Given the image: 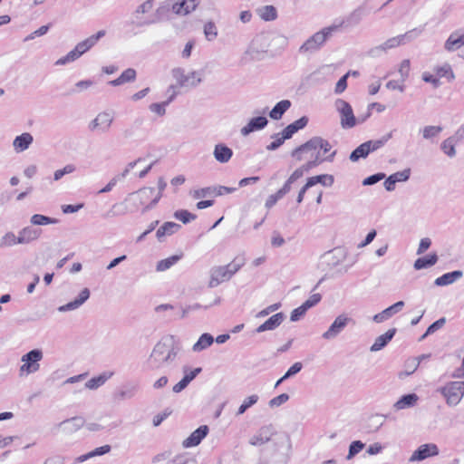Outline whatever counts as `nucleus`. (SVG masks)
<instances>
[{
	"mask_svg": "<svg viewBox=\"0 0 464 464\" xmlns=\"http://www.w3.org/2000/svg\"><path fill=\"white\" fill-rule=\"evenodd\" d=\"M179 352L178 338L172 334L165 335L154 345L146 366L151 371L168 368L174 363Z\"/></svg>",
	"mask_w": 464,
	"mask_h": 464,
	"instance_id": "f257e3e1",
	"label": "nucleus"
},
{
	"mask_svg": "<svg viewBox=\"0 0 464 464\" xmlns=\"http://www.w3.org/2000/svg\"><path fill=\"white\" fill-rule=\"evenodd\" d=\"M154 196L155 188L150 187L142 188L129 194L122 203L114 204L109 214L111 213V216L115 217L124 215L126 213H134L141 207L143 208L142 213H145L150 209L146 208V207L150 203Z\"/></svg>",
	"mask_w": 464,
	"mask_h": 464,
	"instance_id": "f03ea898",
	"label": "nucleus"
},
{
	"mask_svg": "<svg viewBox=\"0 0 464 464\" xmlns=\"http://www.w3.org/2000/svg\"><path fill=\"white\" fill-rule=\"evenodd\" d=\"M155 0H146L137 6L132 15L137 26H149L154 24L161 23L169 13V7L166 5L159 6L153 13Z\"/></svg>",
	"mask_w": 464,
	"mask_h": 464,
	"instance_id": "7ed1b4c3",
	"label": "nucleus"
},
{
	"mask_svg": "<svg viewBox=\"0 0 464 464\" xmlns=\"http://www.w3.org/2000/svg\"><path fill=\"white\" fill-rule=\"evenodd\" d=\"M331 149L332 146L328 140L322 137L315 136L308 140L305 143L295 148L291 152V155L296 160L301 161L306 160L309 156H314L317 152L320 153V150H323L324 153H327Z\"/></svg>",
	"mask_w": 464,
	"mask_h": 464,
	"instance_id": "20e7f679",
	"label": "nucleus"
},
{
	"mask_svg": "<svg viewBox=\"0 0 464 464\" xmlns=\"http://www.w3.org/2000/svg\"><path fill=\"white\" fill-rule=\"evenodd\" d=\"M244 265V257H236L231 263L226 266H219L211 268L208 286L210 288H214L222 282L228 281Z\"/></svg>",
	"mask_w": 464,
	"mask_h": 464,
	"instance_id": "39448f33",
	"label": "nucleus"
},
{
	"mask_svg": "<svg viewBox=\"0 0 464 464\" xmlns=\"http://www.w3.org/2000/svg\"><path fill=\"white\" fill-rule=\"evenodd\" d=\"M105 35V31L101 30L97 32L95 34L91 35L85 40L78 43L76 46L70 51L65 56L61 57L55 62V65H64L68 63H72L80 58L83 53L88 52L92 47H93L97 42Z\"/></svg>",
	"mask_w": 464,
	"mask_h": 464,
	"instance_id": "423d86ee",
	"label": "nucleus"
},
{
	"mask_svg": "<svg viewBox=\"0 0 464 464\" xmlns=\"http://www.w3.org/2000/svg\"><path fill=\"white\" fill-rule=\"evenodd\" d=\"M334 106L340 114V123L343 129L353 128L357 122H364L371 115V112H367L366 115L362 118H355L352 106L342 99H337Z\"/></svg>",
	"mask_w": 464,
	"mask_h": 464,
	"instance_id": "0eeeda50",
	"label": "nucleus"
},
{
	"mask_svg": "<svg viewBox=\"0 0 464 464\" xmlns=\"http://www.w3.org/2000/svg\"><path fill=\"white\" fill-rule=\"evenodd\" d=\"M336 29L335 26L324 27L309 37L299 48L301 53H313L318 51Z\"/></svg>",
	"mask_w": 464,
	"mask_h": 464,
	"instance_id": "6e6552de",
	"label": "nucleus"
},
{
	"mask_svg": "<svg viewBox=\"0 0 464 464\" xmlns=\"http://www.w3.org/2000/svg\"><path fill=\"white\" fill-rule=\"evenodd\" d=\"M43 352L40 349H34L24 354L21 358L23 364L20 366V376L36 372L40 369L39 362L43 359Z\"/></svg>",
	"mask_w": 464,
	"mask_h": 464,
	"instance_id": "1a4fd4ad",
	"label": "nucleus"
},
{
	"mask_svg": "<svg viewBox=\"0 0 464 464\" xmlns=\"http://www.w3.org/2000/svg\"><path fill=\"white\" fill-rule=\"evenodd\" d=\"M336 155V150H334L331 154L326 157H322L321 153L317 152L314 156H309V160L297 168L289 177L292 180L296 181L298 179L303 177L305 172H308L313 168L320 165L324 161L332 162Z\"/></svg>",
	"mask_w": 464,
	"mask_h": 464,
	"instance_id": "9d476101",
	"label": "nucleus"
},
{
	"mask_svg": "<svg viewBox=\"0 0 464 464\" xmlns=\"http://www.w3.org/2000/svg\"><path fill=\"white\" fill-rule=\"evenodd\" d=\"M437 391L443 395L449 406H456L464 396L462 390L457 385V382H450Z\"/></svg>",
	"mask_w": 464,
	"mask_h": 464,
	"instance_id": "9b49d317",
	"label": "nucleus"
},
{
	"mask_svg": "<svg viewBox=\"0 0 464 464\" xmlns=\"http://www.w3.org/2000/svg\"><path fill=\"white\" fill-rule=\"evenodd\" d=\"M351 322H353V319L346 314H342L338 315L329 326L328 330L322 334V337L324 340L336 338Z\"/></svg>",
	"mask_w": 464,
	"mask_h": 464,
	"instance_id": "f8f14e48",
	"label": "nucleus"
},
{
	"mask_svg": "<svg viewBox=\"0 0 464 464\" xmlns=\"http://www.w3.org/2000/svg\"><path fill=\"white\" fill-rule=\"evenodd\" d=\"M275 434L276 430L273 424L263 425L250 437L248 442L252 446L259 447L270 441Z\"/></svg>",
	"mask_w": 464,
	"mask_h": 464,
	"instance_id": "ddd939ff",
	"label": "nucleus"
},
{
	"mask_svg": "<svg viewBox=\"0 0 464 464\" xmlns=\"http://www.w3.org/2000/svg\"><path fill=\"white\" fill-rule=\"evenodd\" d=\"M236 190L237 188L232 187L214 186L196 189L193 192H191V195L194 198H200L206 196H223L225 194L233 193Z\"/></svg>",
	"mask_w": 464,
	"mask_h": 464,
	"instance_id": "4468645a",
	"label": "nucleus"
},
{
	"mask_svg": "<svg viewBox=\"0 0 464 464\" xmlns=\"http://www.w3.org/2000/svg\"><path fill=\"white\" fill-rule=\"evenodd\" d=\"M421 33V30L419 29H412L411 31H408L404 34H401L395 37H392L388 39L386 42H384L382 44L385 48V50H389L392 48H395L401 44H405L406 42H411L417 36H419Z\"/></svg>",
	"mask_w": 464,
	"mask_h": 464,
	"instance_id": "2eb2a0df",
	"label": "nucleus"
},
{
	"mask_svg": "<svg viewBox=\"0 0 464 464\" xmlns=\"http://www.w3.org/2000/svg\"><path fill=\"white\" fill-rule=\"evenodd\" d=\"M112 121L113 116L108 111H102L99 113L93 121H92L89 128L91 130H99L102 132H106L111 128Z\"/></svg>",
	"mask_w": 464,
	"mask_h": 464,
	"instance_id": "dca6fc26",
	"label": "nucleus"
},
{
	"mask_svg": "<svg viewBox=\"0 0 464 464\" xmlns=\"http://www.w3.org/2000/svg\"><path fill=\"white\" fill-rule=\"evenodd\" d=\"M439 454V449L435 444H423L420 446L411 456L410 461H420L429 457Z\"/></svg>",
	"mask_w": 464,
	"mask_h": 464,
	"instance_id": "f3484780",
	"label": "nucleus"
},
{
	"mask_svg": "<svg viewBox=\"0 0 464 464\" xmlns=\"http://www.w3.org/2000/svg\"><path fill=\"white\" fill-rule=\"evenodd\" d=\"M464 45V29L456 30L450 34L444 44L448 52H455Z\"/></svg>",
	"mask_w": 464,
	"mask_h": 464,
	"instance_id": "a211bd4d",
	"label": "nucleus"
},
{
	"mask_svg": "<svg viewBox=\"0 0 464 464\" xmlns=\"http://www.w3.org/2000/svg\"><path fill=\"white\" fill-rule=\"evenodd\" d=\"M208 427L207 425H202L195 430L186 440H183L182 446L184 448H191L198 446L202 440L208 433Z\"/></svg>",
	"mask_w": 464,
	"mask_h": 464,
	"instance_id": "6ab92c4d",
	"label": "nucleus"
},
{
	"mask_svg": "<svg viewBox=\"0 0 464 464\" xmlns=\"http://www.w3.org/2000/svg\"><path fill=\"white\" fill-rule=\"evenodd\" d=\"M90 297V290L88 288H83L79 294L78 297L73 301L69 302L63 305H61L58 308L59 312L64 313L68 311H72L79 308L83 303H85Z\"/></svg>",
	"mask_w": 464,
	"mask_h": 464,
	"instance_id": "aec40b11",
	"label": "nucleus"
},
{
	"mask_svg": "<svg viewBox=\"0 0 464 464\" xmlns=\"http://www.w3.org/2000/svg\"><path fill=\"white\" fill-rule=\"evenodd\" d=\"M268 123V121L266 117L264 116H258V117H255V118H252L249 122L244 126L240 132L243 136H247L248 134H250L251 132L255 131V130H262L264 129Z\"/></svg>",
	"mask_w": 464,
	"mask_h": 464,
	"instance_id": "412c9836",
	"label": "nucleus"
},
{
	"mask_svg": "<svg viewBox=\"0 0 464 464\" xmlns=\"http://www.w3.org/2000/svg\"><path fill=\"white\" fill-rule=\"evenodd\" d=\"M403 307H404V302L399 301V302L395 303L394 304L387 307L381 313L375 314L373 316V321L378 324L382 323V322L388 320L389 318H391L392 315H394L398 312H400Z\"/></svg>",
	"mask_w": 464,
	"mask_h": 464,
	"instance_id": "4be33fe9",
	"label": "nucleus"
},
{
	"mask_svg": "<svg viewBox=\"0 0 464 464\" xmlns=\"http://www.w3.org/2000/svg\"><path fill=\"white\" fill-rule=\"evenodd\" d=\"M85 423L82 417L76 416L61 421L58 427L63 431L72 433L81 429Z\"/></svg>",
	"mask_w": 464,
	"mask_h": 464,
	"instance_id": "5701e85b",
	"label": "nucleus"
},
{
	"mask_svg": "<svg viewBox=\"0 0 464 464\" xmlns=\"http://www.w3.org/2000/svg\"><path fill=\"white\" fill-rule=\"evenodd\" d=\"M198 0H182L172 5V11L179 15H186L196 9Z\"/></svg>",
	"mask_w": 464,
	"mask_h": 464,
	"instance_id": "b1692460",
	"label": "nucleus"
},
{
	"mask_svg": "<svg viewBox=\"0 0 464 464\" xmlns=\"http://www.w3.org/2000/svg\"><path fill=\"white\" fill-rule=\"evenodd\" d=\"M283 313H277L268 318L264 324H260L256 329V333H263L266 331H272L277 328L285 320Z\"/></svg>",
	"mask_w": 464,
	"mask_h": 464,
	"instance_id": "393cba45",
	"label": "nucleus"
},
{
	"mask_svg": "<svg viewBox=\"0 0 464 464\" xmlns=\"http://www.w3.org/2000/svg\"><path fill=\"white\" fill-rule=\"evenodd\" d=\"M42 230L33 227H25L19 232V244H29L40 237Z\"/></svg>",
	"mask_w": 464,
	"mask_h": 464,
	"instance_id": "a878e982",
	"label": "nucleus"
},
{
	"mask_svg": "<svg viewBox=\"0 0 464 464\" xmlns=\"http://www.w3.org/2000/svg\"><path fill=\"white\" fill-rule=\"evenodd\" d=\"M213 155L217 161L220 163H227L231 160L233 150L227 145L218 143L214 148Z\"/></svg>",
	"mask_w": 464,
	"mask_h": 464,
	"instance_id": "bb28decb",
	"label": "nucleus"
},
{
	"mask_svg": "<svg viewBox=\"0 0 464 464\" xmlns=\"http://www.w3.org/2000/svg\"><path fill=\"white\" fill-rule=\"evenodd\" d=\"M172 75L178 82L180 87L190 86L195 87L201 82V77H198L196 81L189 82V76L185 74V72L181 68H174L172 70Z\"/></svg>",
	"mask_w": 464,
	"mask_h": 464,
	"instance_id": "cd10ccee",
	"label": "nucleus"
},
{
	"mask_svg": "<svg viewBox=\"0 0 464 464\" xmlns=\"http://www.w3.org/2000/svg\"><path fill=\"white\" fill-rule=\"evenodd\" d=\"M396 328L389 329L383 334L378 336L372 345L370 347L371 352H378L384 348L396 334Z\"/></svg>",
	"mask_w": 464,
	"mask_h": 464,
	"instance_id": "c85d7f7f",
	"label": "nucleus"
},
{
	"mask_svg": "<svg viewBox=\"0 0 464 464\" xmlns=\"http://www.w3.org/2000/svg\"><path fill=\"white\" fill-rule=\"evenodd\" d=\"M33 141L34 138L32 134L29 132H24L14 138L13 141L14 150L16 152H23L29 148Z\"/></svg>",
	"mask_w": 464,
	"mask_h": 464,
	"instance_id": "c756f323",
	"label": "nucleus"
},
{
	"mask_svg": "<svg viewBox=\"0 0 464 464\" xmlns=\"http://www.w3.org/2000/svg\"><path fill=\"white\" fill-rule=\"evenodd\" d=\"M181 226L175 222H165L156 232L159 241H163L165 237L171 236L180 229Z\"/></svg>",
	"mask_w": 464,
	"mask_h": 464,
	"instance_id": "7c9ffc66",
	"label": "nucleus"
},
{
	"mask_svg": "<svg viewBox=\"0 0 464 464\" xmlns=\"http://www.w3.org/2000/svg\"><path fill=\"white\" fill-rule=\"evenodd\" d=\"M419 397L416 393H409L401 396L394 404L393 407L396 411L408 409L415 406Z\"/></svg>",
	"mask_w": 464,
	"mask_h": 464,
	"instance_id": "2f4dec72",
	"label": "nucleus"
},
{
	"mask_svg": "<svg viewBox=\"0 0 464 464\" xmlns=\"http://www.w3.org/2000/svg\"><path fill=\"white\" fill-rule=\"evenodd\" d=\"M308 123V118L306 116H303L300 119L296 120L293 123L287 125L282 131L285 135V138L290 139L292 136L297 132L299 130L304 129Z\"/></svg>",
	"mask_w": 464,
	"mask_h": 464,
	"instance_id": "473e14b6",
	"label": "nucleus"
},
{
	"mask_svg": "<svg viewBox=\"0 0 464 464\" xmlns=\"http://www.w3.org/2000/svg\"><path fill=\"white\" fill-rule=\"evenodd\" d=\"M463 276V272L460 270H455L450 273H446L441 276L436 278L434 284L438 286H444L453 284Z\"/></svg>",
	"mask_w": 464,
	"mask_h": 464,
	"instance_id": "72a5a7b5",
	"label": "nucleus"
},
{
	"mask_svg": "<svg viewBox=\"0 0 464 464\" xmlns=\"http://www.w3.org/2000/svg\"><path fill=\"white\" fill-rule=\"evenodd\" d=\"M334 179L333 175L322 174L309 178L306 181V188H311L318 183L322 184L324 187H331L334 184Z\"/></svg>",
	"mask_w": 464,
	"mask_h": 464,
	"instance_id": "f704fd0d",
	"label": "nucleus"
},
{
	"mask_svg": "<svg viewBox=\"0 0 464 464\" xmlns=\"http://www.w3.org/2000/svg\"><path fill=\"white\" fill-rule=\"evenodd\" d=\"M168 92L169 93V100L166 102H163V103H151L150 105V110L152 112H155V113H157L160 116H162V115L165 114V112H166L165 105L169 104L170 102H172L173 99L176 97V95L178 93L176 92V87L173 86V85L169 88Z\"/></svg>",
	"mask_w": 464,
	"mask_h": 464,
	"instance_id": "c9c22d12",
	"label": "nucleus"
},
{
	"mask_svg": "<svg viewBox=\"0 0 464 464\" xmlns=\"http://www.w3.org/2000/svg\"><path fill=\"white\" fill-rule=\"evenodd\" d=\"M289 100H282L277 102L269 112V117L273 120H280L284 113L291 107Z\"/></svg>",
	"mask_w": 464,
	"mask_h": 464,
	"instance_id": "e433bc0d",
	"label": "nucleus"
},
{
	"mask_svg": "<svg viewBox=\"0 0 464 464\" xmlns=\"http://www.w3.org/2000/svg\"><path fill=\"white\" fill-rule=\"evenodd\" d=\"M438 262V256L436 253H432L424 257H420L415 260L413 267L416 270H420L433 266Z\"/></svg>",
	"mask_w": 464,
	"mask_h": 464,
	"instance_id": "4c0bfd02",
	"label": "nucleus"
},
{
	"mask_svg": "<svg viewBox=\"0 0 464 464\" xmlns=\"http://www.w3.org/2000/svg\"><path fill=\"white\" fill-rule=\"evenodd\" d=\"M136 79V71L132 68H128L117 78L111 82L109 84L111 86H119L125 82H133Z\"/></svg>",
	"mask_w": 464,
	"mask_h": 464,
	"instance_id": "58836bf2",
	"label": "nucleus"
},
{
	"mask_svg": "<svg viewBox=\"0 0 464 464\" xmlns=\"http://www.w3.org/2000/svg\"><path fill=\"white\" fill-rule=\"evenodd\" d=\"M214 343V338L210 334L205 333L200 335L198 342L194 343L192 350L195 353H199L208 348Z\"/></svg>",
	"mask_w": 464,
	"mask_h": 464,
	"instance_id": "ea45409f",
	"label": "nucleus"
},
{
	"mask_svg": "<svg viewBox=\"0 0 464 464\" xmlns=\"http://www.w3.org/2000/svg\"><path fill=\"white\" fill-rule=\"evenodd\" d=\"M441 131L442 127L434 125H428L420 130L422 138L424 140H430V142H435V139L440 134Z\"/></svg>",
	"mask_w": 464,
	"mask_h": 464,
	"instance_id": "a19ab883",
	"label": "nucleus"
},
{
	"mask_svg": "<svg viewBox=\"0 0 464 464\" xmlns=\"http://www.w3.org/2000/svg\"><path fill=\"white\" fill-rule=\"evenodd\" d=\"M112 376V372H104L99 376L90 379L86 383L85 387L90 390H95L103 385L106 381Z\"/></svg>",
	"mask_w": 464,
	"mask_h": 464,
	"instance_id": "79ce46f5",
	"label": "nucleus"
},
{
	"mask_svg": "<svg viewBox=\"0 0 464 464\" xmlns=\"http://www.w3.org/2000/svg\"><path fill=\"white\" fill-rule=\"evenodd\" d=\"M181 256L182 255H174L168 258L159 261L156 266V270L158 272H163L169 269L181 259Z\"/></svg>",
	"mask_w": 464,
	"mask_h": 464,
	"instance_id": "37998d69",
	"label": "nucleus"
},
{
	"mask_svg": "<svg viewBox=\"0 0 464 464\" xmlns=\"http://www.w3.org/2000/svg\"><path fill=\"white\" fill-rule=\"evenodd\" d=\"M257 14L265 21H274L277 17V12L273 5H265L257 9Z\"/></svg>",
	"mask_w": 464,
	"mask_h": 464,
	"instance_id": "c03bdc74",
	"label": "nucleus"
},
{
	"mask_svg": "<svg viewBox=\"0 0 464 464\" xmlns=\"http://www.w3.org/2000/svg\"><path fill=\"white\" fill-rule=\"evenodd\" d=\"M137 392L136 385H128L114 393V398L117 401H123L131 399Z\"/></svg>",
	"mask_w": 464,
	"mask_h": 464,
	"instance_id": "a18cd8bd",
	"label": "nucleus"
},
{
	"mask_svg": "<svg viewBox=\"0 0 464 464\" xmlns=\"http://www.w3.org/2000/svg\"><path fill=\"white\" fill-rule=\"evenodd\" d=\"M259 400V396L257 394H252L243 401L242 404L238 407L236 416H240L244 414L250 407L255 405Z\"/></svg>",
	"mask_w": 464,
	"mask_h": 464,
	"instance_id": "49530a36",
	"label": "nucleus"
},
{
	"mask_svg": "<svg viewBox=\"0 0 464 464\" xmlns=\"http://www.w3.org/2000/svg\"><path fill=\"white\" fill-rule=\"evenodd\" d=\"M370 153L365 142L358 146L349 156V160L353 162L358 161L360 159H365Z\"/></svg>",
	"mask_w": 464,
	"mask_h": 464,
	"instance_id": "de8ad7c7",
	"label": "nucleus"
},
{
	"mask_svg": "<svg viewBox=\"0 0 464 464\" xmlns=\"http://www.w3.org/2000/svg\"><path fill=\"white\" fill-rule=\"evenodd\" d=\"M30 222L34 226H44L50 224H56L58 220L41 214H34L31 217Z\"/></svg>",
	"mask_w": 464,
	"mask_h": 464,
	"instance_id": "09e8293b",
	"label": "nucleus"
},
{
	"mask_svg": "<svg viewBox=\"0 0 464 464\" xmlns=\"http://www.w3.org/2000/svg\"><path fill=\"white\" fill-rule=\"evenodd\" d=\"M19 237L14 232H7L0 238V248L13 246L19 244Z\"/></svg>",
	"mask_w": 464,
	"mask_h": 464,
	"instance_id": "8fccbe9b",
	"label": "nucleus"
},
{
	"mask_svg": "<svg viewBox=\"0 0 464 464\" xmlns=\"http://www.w3.org/2000/svg\"><path fill=\"white\" fill-rule=\"evenodd\" d=\"M166 187H167V183H166L165 179L160 177L158 179L159 191L157 193L155 192L154 198L151 199L150 203L146 207V208H153L158 204V202L160 201V199L162 197V193H163L164 189L166 188Z\"/></svg>",
	"mask_w": 464,
	"mask_h": 464,
	"instance_id": "3c124183",
	"label": "nucleus"
},
{
	"mask_svg": "<svg viewBox=\"0 0 464 464\" xmlns=\"http://www.w3.org/2000/svg\"><path fill=\"white\" fill-rule=\"evenodd\" d=\"M442 151L448 155L449 157L452 158L456 155V150H455V138L450 137L446 139L440 146Z\"/></svg>",
	"mask_w": 464,
	"mask_h": 464,
	"instance_id": "603ef678",
	"label": "nucleus"
},
{
	"mask_svg": "<svg viewBox=\"0 0 464 464\" xmlns=\"http://www.w3.org/2000/svg\"><path fill=\"white\" fill-rule=\"evenodd\" d=\"M392 134L389 133L386 136L382 137L380 140H368L365 142L367 148L369 149L370 152L375 151L382 147L384 146V144L391 139Z\"/></svg>",
	"mask_w": 464,
	"mask_h": 464,
	"instance_id": "864d4df0",
	"label": "nucleus"
},
{
	"mask_svg": "<svg viewBox=\"0 0 464 464\" xmlns=\"http://www.w3.org/2000/svg\"><path fill=\"white\" fill-rule=\"evenodd\" d=\"M174 217L180 220L182 223L187 224L194 219H196L197 216L188 212V210H178L174 213Z\"/></svg>",
	"mask_w": 464,
	"mask_h": 464,
	"instance_id": "5fc2aeb1",
	"label": "nucleus"
},
{
	"mask_svg": "<svg viewBox=\"0 0 464 464\" xmlns=\"http://www.w3.org/2000/svg\"><path fill=\"white\" fill-rule=\"evenodd\" d=\"M272 138L275 139V140L266 146V150H277L285 142V140H288L287 138H285V135L282 132L274 134Z\"/></svg>",
	"mask_w": 464,
	"mask_h": 464,
	"instance_id": "6e6d98bb",
	"label": "nucleus"
},
{
	"mask_svg": "<svg viewBox=\"0 0 464 464\" xmlns=\"http://www.w3.org/2000/svg\"><path fill=\"white\" fill-rule=\"evenodd\" d=\"M204 34H205L206 38L208 41H212L217 37L218 31H217V27L213 22H208L204 25Z\"/></svg>",
	"mask_w": 464,
	"mask_h": 464,
	"instance_id": "4d7b16f0",
	"label": "nucleus"
},
{
	"mask_svg": "<svg viewBox=\"0 0 464 464\" xmlns=\"http://www.w3.org/2000/svg\"><path fill=\"white\" fill-rule=\"evenodd\" d=\"M364 448V443L361 440L353 441L349 447V452L346 457L347 459H353L356 454H358Z\"/></svg>",
	"mask_w": 464,
	"mask_h": 464,
	"instance_id": "13d9d810",
	"label": "nucleus"
},
{
	"mask_svg": "<svg viewBox=\"0 0 464 464\" xmlns=\"http://www.w3.org/2000/svg\"><path fill=\"white\" fill-rule=\"evenodd\" d=\"M436 72L439 77H448L450 81L455 78V75L450 64H444L440 67H438L436 69Z\"/></svg>",
	"mask_w": 464,
	"mask_h": 464,
	"instance_id": "bf43d9fd",
	"label": "nucleus"
},
{
	"mask_svg": "<svg viewBox=\"0 0 464 464\" xmlns=\"http://www.w3.org/2000/svg\"><path fill=\"white\" fill-rule=\"evenodd\" d=\"M289 400V395L287 393H282L276 397L271 399L268 402L270 408H276L283 405Z\"/></svg>",
	"mask_w": 464,
	"mask_h": 464,
	"instance_id": "052dcab7",
	"label": "nucleus"
},
{
	"mask_svg": "<svg viewBox=\"0 0 464 464\" xmlns=\"http://www.w3.org/2000/svg\"><path fill=\"white\" fill-rule=\"evenodd\" d=\"M74 170H75V167L72 164H68L63 169H57L56 171H54L53 179L55 181H57L59 179H61L65 174L72 173Z\"/></svg>",
	"mask_w": 464,
	"mask_h": 464,
	"instance_id": "680f3d73",
	"label": "nucleus"
},
{
	"mask_svg": "<svg viewBox=\"0 0 464 464\" xmlns=\"http://www.w3.org/2000/svg\"><path fill=\"white\" fill-rule=\"evenodd\" d=\"M384 178H385L384 173H376V174H373V175L369 176L366 179H364L362 180V185L363 186H372V185H374V184L378 183L379 181L382 180Z\"/></svg>",
	"mask_w": 464,
	"mask_h": 464,
	"instance_id": "e2e57ef3",
	"label": "nucleus"
},
{
	"mask_svg": "<svg viewBox=\"0 0 464 464\" xmlns=\"http://www.w3.org/2000/svg\"><path fill=\"white\" fill-rule=\"evenodd\" d=\"M411 169H407L402 171H398L393 174H392V177L396 182H403L407 181L410 178Z\"/></svg>",
	"mask_w": 464,
	"mask_h": 464,
	"instance_id": "0e129e2a",
	"label": "nucleus"
},
{
	"mask_svg": "<svg viewBox=\"0 0 464 464\" xmlns=\"http://www.w3.org/2000/svg\"><path fill=\"white\" fill-rule=\"evenodd\" d=\"M303 368V364L300 362H295L285 373L283 379H288L296 373H298Z\"/></svg>",
	"mask_w": 464,
	"mask_h": 464,
	"instance_id": "69168bd1",
	"label": "nucleus"
},
{
	"mask_svg": "<svg viewBox=\"0 0 464 464\" xmlns=\"http://www.w3.org/2000/svg\"><path fill=\"white\" fill-rule=\"evenodd\" d=\"M349 76V72L342 76L335 85L334 92L337 94L343 92L347 87V78Z\"/></svg>",
	"mask_w": 464,
	"mask_h": 464,
	"instance_id": "338daca9",
	"label": "nucleus"
},
{
	"mask_svg": "<svg viewBox=\"0 0 464 464\" xmlns=\"http://www.w3.org/2000/svg\"><path fill=\"white\" fill-rule=\"evenodd\" d=\"M446 323V319L444 317L440 318L431 324L426 330V334H431L435 333L437 330L440 329Z\"/></svg>",
	"mask_w": 464,
	"mask_h": 464,
	"instance_id": "774afa93",
	"label": "nucleus"
}]
</instances>
